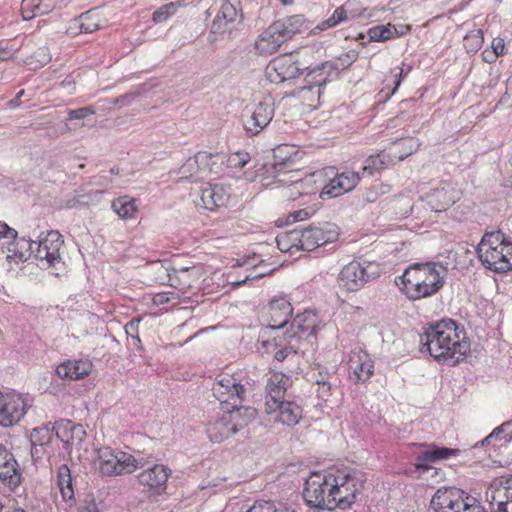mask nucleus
I'll return each instance as SVG.
<instances>
[{"label":"nucleus","mask_w":512,"mask_h":512,"mask_svg":"<svg viewBox=\"0 0 512 512\" xmlns=\"http://www.w3.org/2000/svg\"><path fill=\"white\" fill-rule=\"evenodd\" d=\"M92 364L88 360H67L56 368V373L60 378L78 380L88 376L91 372Z\"/></svg>","instance_id":"obj_32"},{"label":"nucleus","mask_w":512,"mask_h":512,"mask_svg":"<svg viewBox=\"0 0 512 512\" xmlns=\"http://www.w3.org/2000/svg\"><path fill=\"white\" fill-rule=\"evenodd\" d=\"M332 382H326L325 384L317 385V395L321 400L326 401L331 396Z\"/></svg>","instance_id":"obj_64"},{"label":"nucleus","mask_w":512,"mask_h":512,"mask_svg":"<svg viewBox=\"0 0 512 512\" xmlns=\"http://www.w3.org/2000/svg\"><path fill=\"white\" fill-rule=\"evenodd\" d=\"M229 199V193L222 185L207 183L202 187L201 201L203 206L210 211L225 206Z\"/></svg>","instance_id":"obj_31"},{"label":"nucleus","mask_w":512,"mask_h":512,"mask_svg":"<svg viewBox=\"0 0 512 512\" xmlns=\"http://www.w3.org/2000/svg\"><path fill=\"white\" fill-rule=\"evenodd\" d=\"M57 5L56 0H22L21 12L24 20H31L51 12Z\"/></svg>","instance_id":"obj_34"},{"label":"nucleus","mask_w":512,"mask_h":512,"mask_svg":"<svg viewBox=\"0 0 512 512\" xmlns=\"http://www.w3.org/2000/svg\"><path fill=\"white\" fill-rule=\"evenodd\" d=\"M464 330L459 329L453 319H442L430 324L420 334L421 352L427 351L438 363L458 364L470 350V343L460 338Z\"/></svg>","instance_id":"obj_1"},{"label":"nucleus","mask_w":512,"mask_h":512,"mask_svg":"<svg viewBox=\"0 0 512 512\" xmlns=\"http://www.w3.org/2000/svg\"><path fill=\"white\" fill-rule=\"evenodd\" d=\"M55 436L59 439L63 448L70 453L74 447H80L86 438V431L81 424L71 420H60L54 423Z\"/></svg>","instance_id":"obj_25"},{"label":"nucleus","mask_w":512,"mask_h":512,"mask_svg":"<svg viewBox=\"0 0 512 512\" xmlns=\"http://www.w3.org/2000/svg\"><path fill=\"white\" fill-rule=\"evenodd\" d=\"M199 172V166L196 163L194 156L189 157L177 172L179 175L178 180H190L192 182H197L203 179V176H201Z\"/></svg>","instance_id":"obj_46"},{"label":"nucleus","mask_w":512,"mask_h":512,"mask_svg":"<svg viewBox=\"0 0 512 512\" xmlns=\"http://www.w3.org/2000/svg\"><path fill=\"white\" fill-rule=\"evenodd\" d=\"M274 112V101L271 97L260 101L251 114L243 118L246 132L251 136L259 134L271 122Z\"/></svg>","instance_id":"obj_20"},{"label":"nucleus","mask_w":512,"mask_h":512,"mask_svg":"<svg viewBox=\"0 0 512 512\" xmlns=\"http://www.w3.org/2000/svg\"><path fill=\"white\" fill-rule=\"evenodd\" d=\"M370 41L383 42L398 35L394 25H378L370 28L367 32Z\"/></svg>","instance_id":"obj_45"},{"label":"nucleus","mask_w":512,"mask_h":512,"mask_svg":"<svg viewBox=\"0 0 512 512\" xmlns=\"http://www.w3.org/2000/svg\"><path fill=\"white\" fill-rule=\"evenodd\" d=\"M55 435L54 424L51 423L43 427L34 428L30 434V442L34 445H40V447L48 446Z\"/></svg>","instance_id":"obj_43"},{"label":"nucleus","mask_w":512,"mask_h":512,"mask_svg":"<svg viewBox=\"0 0 512 512\" xmlns=\"http://www.w3.org/2000/svg\"><path fill=\"white\" fill-rule=\"evenodd\" d=\"M258 343L265 353H273L277 362H283L299 353L301 336L295 332H283L282 335L274 336L272 340L259 339Z\"/></svg>","instance_id":"obj_14"},{"label":"nucleus","mask_w":512,"mask_h":512,"mask_svg":"<svg viewBox=\"0 0 512 512\" xmlns=\"http://www.w3.org/2000/svg\"><path fill=\"white\" fill-rule=\"evenodd\" d=\"M486 512L484 507H482L479 503H477V500L468 495H466L463 498V505H460V512Z\"/></svg>","instance_id":"obj_58"},{"label":"nucleus","mask_w":512,"mask_h":512,"mask_svg":"<svg viewBox=\"0 0 512 512\" xmlns=\"http://www.w3.org/2000/svg\"><path fill=\"white\" fill-rule=\"evenodd\" d=\"M294 173H299L298 171H295L293 170L292 168L290 169H285V170H282V171H276V170H270L269 172H264L263 174H267V176L265 177V179H272V181H268L265 183L266 186H270L271 184H278L277 187H284V189H286V187H288L290 185V178H291V174H294Z\"/></svg>","instance_id":"obj_47"},{"label":"nucleus","mask_w":512,"mask_h":512,"mask_svg":"<svg viewBox=\"0 0 512 512\" xmlns=\"http://www.w3.org/2000/svg\"><path fill=\"white\" fill-rule=\"evenodd\" d=\"M347 19L348 16L344 6H340L334 10L332 15L328 19H326L319 25V28L321 30L332 28L337 26L339 23L346 21Z\"/></svg>","instance_id":"obj_52"},{"label":"nucleus","mask_w":512,"mask_h":512,"mask_svg":"<svg viewBox=\"0 0 512 512\" xmlns=\"http://www.w3.org/2000/svg\"><path fill=\"white\" fill-rule=\"evenodd\" d=\"M277 30L274 23H272L265 31L258 37L255 47L260 54L275 53L280 46L284 43L281 37H277Z\"/></svg>","instance_id":"obj_35"},{"label":"nucleus","mask_w":512,"mask_h":512,"mask_svg":"<svg viewBox=\"0 0 512 512\" xmlns=\"http://www.w3.org/2000/svg\"><path fill=\"white\" fill-rule=\"evenodd\" d=\"M446 269L436 262L414 263L400 276L399 288L412 301L437 294L445 284Z\"/></svg>","instance_id":"obj_2"},{"label":"nucleus","mask_w":512,"mask_h":512,"mask_svg":"<svg viewBox=\"0 0 512 512\" xmlns=\"http://www.w3.org/2000/svg\"><path fill=\"white\" fill-rule=\"evenodd\" d=\"M400 144L401 143L399 141H393L388 152L381 151L380 153L368 156L363 163L361 175L374 176L384 170L387 166L402 161L411 155V150L403 155H397L392 151L393 148H396Z\"/></svg>","instance_id":"obj_24"},{"label":"nucleus","mask_w":512,"mask_h":512,"mask_svg":"<svg viewBox=\"0 0 512 512\" xmlns=\"http://www.w3.org/2000/svg\"><path fill=\"white\" fill-rule=\"evenodd\" d=\"M292 385L290 376L282 373H272L265 386V406L279 401L285 397L287 389Z\"/></svg>","instance_id":"obj_27"},{"label":"nucleus","mask_w":512,"mask_h":512,"mask_svg":"<svg viewBox=\"0 0 512 512\" xmlns=\"http://www.w3.org/2000/svg\"><path fill=\"white\" fill-rule=\"evenodd\" d=\"M13 249H9L14 253V256L20 260H27L30 257H34L35 241L30 237H18L17 239H11Z\"/></svg>","instance_id":"obj_42"},{"label":"nucleus","mask_w":512,"mask_h":512,"mask_svg":"<svg viewBox=\"0 0 512 512\" xmlns=\"http://www.w3.org/2000/svg\"><path fill=\"white\" fill-rule=\"evenodd\" d=\"M173 299H177V294L172 291H167L155 294L152 298V302L156 306H162L171 302Z\"/></svg>","instance_id":"obj_59"},{"label":"nucleus","mask_w":512,"mask_h":512,"mask_svg":"<svg viewBox=\"0 0 512 512\" xmlns=\"http://www.w3.org/2000/svg\"><path fill=\"white\" fill-rule=\"evenodd\" d=\"M357 59L358 52L356 50H349L333 60L325 61L324 68L331 69L332 73L338 77L340 71L350 67Z\"/></svg>","instance_id":"obj_41"},{"label":"nucleus","mask_w":512,"mask_h":512,"mask_svg":"<svg viewBox=\"0 0 512 512\" xmlns=\"http://www.w3.org/2000/svg\"><path fill=\"white\" fill-rule=\"evenodd\" d=\"M405 65L402 64V67L399 68V72L398 73H392L391 72V81L393 83V88L386 93L385 95V99H388L390 98L397 90L398 88L400 87L401 83H402V80L404 79V77L408 74V72L410 71V67L408 66L406 71H405Z\"/></svg>","instance_id":"obj_56"},{"label":"nucleus","mask_w":512,"mask_h":512,"mask_svg":"<svg viewBox=\"0 0 512 512\" xmlns=\"http://www.w3.org/2000/svg\"><path fill=\"white\" fill-rule=\"evenodd\" d=\"M219 158V154H212L206 151H199L194 155V159L199 166V173L204 177V174L211 173L214 169L216 162L214 159Z\"/></svg>","instance_id":"obj_49"},{"label":"nucleus","mask_w":512,"mask_h":512,"mask_svg":"<svg viewBox=\"0 0 512 512\" xmlns=\"http://www.w3.org/2000/svg\"><path fill=\"white\" fill-rule=\"evenodd\" d=\"M275 242L280 251L290 253L291 255L301 250L297 227L291 231L278 235L275 238Z\"/></svg>","instance_id":"obj_40"},{"label":"nucleus","mask_w":512,"mask_h":512,"mask_svg":"<svg viewBox=\"0 0 512 512\" xmlns=\"http://www.w3.org/2000/svg\"><path fill=\"white\" fill-rule=\"evenodd\" d=\"M365 481L364 475L357 471H331V482L337 484L338 490L333 491L335 508L343 510L350 508L357 495L363 490Z\"/></svg>","instance_id":"obj_8"},{"label":"nucleus","mask_w":512,"mask_h":512,"mask_svg":"<svg viewBox=\"0 0 512 512\" xmlns=\"http://www.w3.org/2000/svg\"><path fill=\"white\" fill-rule=\"evenodd\" d=\"M273 23L277 29V37H281L284 43L308 28L304 15L300 14L288 16Z\"/></svg>","instance_id":"obj_30"},{"label":"nucleus","mask_w":512,"mask_h":512,"mask_svg":"<svg viewBox=\"0 0 512 512\" xmlns=\"http://www.w3.org/2000/svg\"><path fill=\"white\" fill-rule=\"evenodd\" d=\"M297 230L302 251H313L318 247L335 242L339 237L338 226L330 222L299 226Z\"/></svg>","instance_id":"obj_11"},{"label":"nucleus","mask_w":512,"mask_h":512,"mask_svg":"<svg viewBox=\"0 0 512 512\" xmlns=\"http://www.w3.org/2000/svg\"><path fill=\"white\" fill-rule=\"evenodd\" d=\"M250 161V155L246 151H238L228 158L229 166L232 168H244Z\"/></svg>","instance_id":"obj_55"},{"label":"nucleus","mask_w":512,"mask_h":512,"mask_svg":"<svg viewBox=\"0 0 512 512\" xmlns=\"http://www.w3.org/2000/svg\"><path fill=\"white\" fill-rule=\"evenodd\" d=\"M401 144L398 145L396 148H393L392 151L395 152L397 155H403L405 154L406 152L410 151L411 150V153L413 152V143H414V140L413 139H407V140H398Z\"/></svg>","instance_id":"obj_62"},{"label":"nucleus","mask_w":512,"mask_h":512,"mask_svg":"<svg viewBox=\"0 0 512 512\" xmlns=\"http://www.w3.org/2000/svg\"><path fill=\"white\" fill-rule=\"evenodd\" d=\"M319 317L313 310H305L303 313L297 314L291 322V329L286 332H295L303 337L315 335L319 329Z\"/></svg>","instance_id":"obj_29"},{"label":"nucleus","mask_w":512,"mask_h":512,"mask_svg":"<svg viewBox=\"0 0 512 512\" xmlns=\"http://www.w3.org/2000/svg\"><path fill=\"white\" fill-rule=\"evenodd\" d=\"M325 62L316 65L312 69H310L305 78L304 85L300 88L301 91H312L314 88H317L318 97L322 94V89L326 86V84L332 79L336 78V75L332 73L331 69L324 68Z\"/></svg>","instance_id":"obj_28"},{"label":"nucleus","mask_w":512,"mask_h":512,"mask_svg":"<svg viewBox=\"0 0 512 512\" xmlns=\"http://www.w3.org/2000/svg\"><path fill=\"white\" fill-rule=\"evenodd\" d=\"M211 391L220 409L249 407L243 405L246 388L236 374L220 373L217 375Z\"/></svg>","instance_id":"obj_7"},{"label":"nucleus","mask_w":512,"mask_h":512,"mask_svg":"<svg viewBox=\"0 0 512 512\" xmlns=\"http://www.w3.org/2000/svg\"><path fill=\"white\" fill-rule=\"evenodd\" d=\"M486 498L490 499L491 505H496L495 512H512V475L495 478Z\"/></svg>","instance_id":"obj_19"},{"label":"nucleus","mask_w":512,"mask_h":512,"mask_svg":"<svg viewBox=\"0 0 512 512\" xmlns=\"http://www.w3.org/2000/svg\"><path fill=\"white\" fill-rule=\"evenodd\" d=\"M476 252L485 268L496 273L512 270V240L502 231L485 233Z\"/></svg>","instance_id":"obj_3"},{"label":"nucleus","mask_w":512,"mask_h":512,"mask_svg":"<svg viewBox=\"0 0 512 512\" xmlns=\"http://www.w3.org/2000/svg\"><path fill=\"white\" fill-rule=\"evenodd\" d=\"M247 512H296L288 507L279 506L271 501H257Z\"/></svg>","instance_id":"obj_53"},{"label":"nucleus","mask_w":512,"mask_h":512,"mask_svg":"<svg viewBox=\"0 0 512 512\" xmlns=\"http://www.w3.org/2000/svg\"><path fill=\"white\" fill-rule=\"evenodd\" d=\"M311 381L314 382L316 385L325 384L326 382L331 381V378H333V375L330 374L327 369L322 368L321 366H317L312 369V372L310 374Z\"/></svg>","instance_id":"obj_57"},{"label":"nucleus","mask_w":512,"mask_h":512,"mask_svg":"<svg viewBox=\"0 0 512 512\" xmlns=\"http://www.w3.org/2000/svg\"><path fill=\"white\" fill-rule=\"evenodd\" d=\"M347 193L346 189L342 185L341 178H339L338 174L331 179L322 189L320 193V197L322 199L327 198H336L343 194Z\"/></svg>","instance_id":"obj_50"},{"label":"nucleus","mask_w":512,"mask_h":512,"mask_svg":"<svg viewBox=\"0 0 512 512\" xmlns=\"http://www.w3.org/2000/svg\"><path fill=\"white\" fill-rule=\"evenodd\" d=\"M243 18L239 0H224L210 25L209 41L213 43L238 30Z\"/></svg>","instance_id":"obj_9"},{"label":"nucleus","mask_w":512,"mask_h":512,"mask_svg":"<svg viewBox=\"0 0 512 512\" xmlns=\"http://www.w3.org/2000/svg\"><path fill=\"white\" fill-rule=\"evenodd\" d=\"M461 198V192L450 182H440L426 195V202L435 212L446 211Z\"/></svg>","instance_id":"obj_22"},{"label":"nucleus","mask_w":512,"mask_h":512,"mask_svg":"<svg viewBox=\"0 0 512 512\" xmlns=\"http://www.w3.org/2000/svg\"><path fill=\"white\" fill-rule=\"evenodd\" d=\"M379 276V268L375 263L352 261L345 265L339 273L338 283L347 291H358L366 283Z\"/></svg>","instance_id":"obj_12"},{"label":"nucleus","mask_w":512,"mask_h":512,"mask_svg":"<svg viewBox=\"0 0 512 512\" xmlns=\"http://www.w3.org/2000/svg\"><path fill=\"white\" fill-rule=\"evenodd\" d=\"M172 470L163 464H154L137 475V481L143 487V492L149 497L166 493L167 482Z\"/></svg>","instance_id":"obj_16"},{"label":"nucleus","mask_w":512,"mask_h":512,"mask_svg":"<svg viewBox=\"0 0 512 512\" xmlns=\"http://www.w3.org/2000/svg\"><path fill=\"white\" fill-rule=\"evenodd\" d=\"M152 458V454L144 455L140 451H135L134 454H131L121 450H114L110 447H103L98 450L100 471L106 476L131 474L137 469L148 465Z\"/></svg>","instance_id":"obj_5"},{"label":"nucleus","mask_w":512,"mask_h":512,"mask_svg":"<svg viewBox=\"0 0 512 512\" xmlns=\"http://www.w3.org/2000/svg\"><path fill=\"white\" fill-rule=\"evenodd\" d=\"M334 490L338 491L337 484L331 482V471H314L305 480L302 495L309 508L317 511H331L335 509Z\"/></svg>","instance_id":"obj_6"},{"label":"nucleus","mask_w":512,"mask_h":512,"mask_svg":"<svg viewBox=\"0 0 512 512\" xmlns=\"http://www.w3.org/2000/svg\"><path fill=\"white\" fill-rule=\"evenodd\" d=\"M57 486L65 502L73 503L75 501L74 489L72 485V476L69 467L62 464L57 470Z\"/></svg>","instance_id":"obj_37"},{"label":"nucleus","mask_w":512,"mask_h":512,"mask_svg":"<svg viewBox=\"0 0 512 512\" xmlns=\"http://www.w3.org/2000/svg\"><path fill=\"white\" fill-rule=\"evenodd\" d=\"M265 412L274 415V420L287 426H295L302 418L303 409L295 401L284 398L276 401L274 405L265 406Z\"/></svg>","instance_id":"obj_26"},{"label":"nucleus","mask_w":512,"mask_h":512,"mask_svg":"<svg viewBox=\"0 0 512 512\" xmlns=\"http://www.w3.org/2000/svg\"><path fill=\"white\" fill-rule=\"evenodd\" d=\"M0 239H17V231L6 223L0 222Z\"/></svg>","instance_id":"obj_63"},{"label":"nucleus","mask_w":512,"mask_h":512,"mask_svg":"<svg viewBox=\"0 0 512 512\" xmlns=\"http://www.w3.org/2000/svg\"><path fill=\"white\" fill-rule=\"evenodd\" d=\"M111 208L119 217L124 219L132 218L136 212L135 201L129 196H122L113 200Z\"/></svg>","instance_id":"obj_44"},{"label":"nucleus","mask_w":512,"mask_h":512,"mask_svg":"<svg viewBox=\"0 0 512 512\" xmlns=\"http://www.w3.org/2000/svg\"><path fill=\"white\" fill-rule=\"evenodd\" d=\"M308 186L300 173L291 174L290 185L283 189V197L295 201L301 196L309 195L311 191L307 189Z\"/></svg>","instance_id":"obj_39"},{"label":"nucleus","mask_w":512,"mask_h":512,"mask_svg":"<svg viewBox=\"0 0 512 512\" xmlns=\"http://www.w3.org/2000/svg\"><path fill=\"white\" fill-rule=\"evenodd\" d=\"M307 69L300 66L295 54L289 53L272 59L265 69V74L271 83L280 84L296 78Z\"/></svg>","instance_id":"obj_15"},{"label":"nucleus","mask_w":512,"mask_h":512,"mask_svg":"<svg viewBox=\"0 0 512 512\" xmlns=\"http://www.w3.org/2000/svg\"><path fill=\"white\" fill-rule=\"evenodd\" d=\"M510 426H511V422H509V421L504 422L501 425H499L498 427L494 428L489 435L492 439H495V440L501 439L502 437L509 439V434L504 435V433H505L506 429ZM511 434L512 433H510V435ZM507 441L510 442L509 440H507Z\"/></svg>","instance_id":"obj_61"},{"label":"nucleus","mask_w":512,"mask_h":512,"mask_svg":"<svg viewBox=\"0 0 512 512\" xmlns=\"http://www.w3.org/2000/svg\"><path fill=\"white\" fill-rule=\"evenodd\" d=\"M412 445L414 447L423 448V451L414 455V462L412 467L406 471V474L410 476L417 474V476L420 477L431 469H434L435 474L437 475L439 469L434 468L433 464L460 454L459 449L440 447L435 443L428 444L423 442L413 443Z\"/></svg>","instance_id":"obj_10"},{"label":"nucleus","mask_w":512,"mask_h":512,"mask_svg":"<svg viewBox=\"0 0 512 512\" xmlns=\"http://www.w3.org/2000/svg\"><path fill=\"white\" fill-rule=\"evenodd\" d=\"M63 244L64 240L58 231H48L44 237L35 241L34 258L45 261L47 267H54L61 261L59 251Z\"/></svg>","instance_id":"obj_18"},{"label":"nucleus","mask_w":512,"mask_h":512,"mask_svg":"<svg viewBox=\"0 0 512 512\" xmlns=\"http://www.w3.org/2000/svg\"><path fill=\"white\" fill-rule=\"evenodd\" d=\"M179 6H181V2H170L165 5H162L160 8L153 12V22L162 23L167 21L171 16H173L177 12Z\"/></svg>","instance_id":"obj_51"},{"label":"nucleus","mask_w":512,"mask_h":512,"mask_svg":"<svg viewBox=\"0 0 512 512\" xmlns=\"http://www.w3.org/2000/svg\"><path fill=\"white\" fill-rule=\"evenodd\" d=\"M100 28L101 24L98 19V13L95 10H89L75 18L68 30L71 34H77L78 32L88 34Z\"/></svg>","instance_id":"obj_33"},{"label":"nucleus","mask_w":512,"mask_h":512,"mask_svg":"<svg viewBox=\"0 0 512 512\" xmlns=\"http://www.w3.org/2000/svg\"><path fill=\"white\" fill-rule=\"evenodd\" d=\"M221 411L222 413H217L215 417L208 420L206 425L207 436L214 443H221L236 434L257 414L253 407L221 409Z\"/></svg>","instance_id":"obj_4"},{"label":"nucleus","mask_w":512,"mask_h":512,"mask_svg":"<svg viewBox=\"0 0 512 512\" xmlns=\"http://www.w3.org/2000/svg\"><path fill=\"white\" fill-rule=\"evenodd\" d=\"M31 406L32 401L27 395L15 391L0 392V426L10 428L17 425Z\"/></svg>","instance_id":"obj_13"},{"label":"nucleus","mask_w":512,"mask_h":512,"mask_svg":"<svg viewBox=\"0 0 512 512\" xmlns=\"http://www.w3.org/2000/svg\"><path fill=\"white\" fill-rule=\"evenodd\" d=\"M356 382H366L374 373V364L368 355L359 356L358 361L350 360Z\"/></svg>","instance_id":"obj_38"},{"label":"nucleus","mask_w":512,"mask_h":512,"mask_svg":"<svg viewBox=\"0 0 512 512\" xmlns=\"http://www.w3.org/2000/svg\"><path fill=\"white\" fill-rule=\"evenodd\" d=\"M466 492L454 486L439 488L430 502V509L434 512H460Z\"/></svg>","instance_id":"obj_21"},{"label":"nucleus","mask_w":512,"mask_h":512,"mask_svg":"<svg viewBox=\"0 0 512 512\" xmlns=\"http://www.w3.org/2000/svg\"><path fill=\"white\" fill-rule=\"evenodd\" d=\"M292 314V304L286 297L279 296L273 298L267 308V326L264 329L262 337H264L268 331H278L284 328Z\"/></svg>","instance_id":"obj_23"},{"label":"nucleus","mask_w":512,"mask_h":512,"mask_svg":"<svg viewBox=\"0 0 512 512\" xmlns=\"http://www.w3.org/2000/svg\"><path fill=\"white\" fill-rule=\"evenodd\" d=\"M95 114V111L90 107H82L68 112V120H80Z\"/></svg>","instance_id":"obj_60"},{"label":"nucleus","mask_w":512,"mask_h":512,"mask_svg":"<svg viewBox=\"0 0 512 512\" xmlns=\"http://www.w3.org/2000/svg\"><path fill=\"white\" fill-rule=\"evenodd\" d=\"M339 178H341L342 185L346 189L347 192L353 190L359 183L361 174L360 172L354 171H344L338 174Z\"/></svg>","instance_id":"obj_54"},{"label":"nucleus","mask_w":512,"mask_h":512,"mask_svg":"<svg viewBox=\"0 0 512 512\" xmlns=\"http://www.w3.org/2000/svg\"><path fill=\"white\" fill-rule=\"evenodd\" d=\"M23 480L22 470L14 454L0 444V486L9 492H16Z\"/></svg>","instance_id":"obj_17"},{"label":"nucleus","mask_w":512,"mask_h":512,"mask_svg":"<svg viewBox=\"0 0 512 512\" xmlns=\"http://www.w3.org/2000/svg\"><path fill=\"white\" fill-rule=\"evenodd\" d=\"M463 41L466 52L469 54H475L483 45V31L481 29H474L465 35Z\"/></svg>","instance_id":"obj_48"},{"label":"nucleus","mask_w":512,"mask_h":512,"mask_svg":"<svg viewBox=\"0 0 512 512\" xmlns=\"http://www.w3.org/2000/svg\"><path fill=\"white\" fill-rule=\"evenodd\" d=\"M294 159L288 145H280L273 150V161L269 166L264 165L263 169L266 172L270 170L282 171L285 169L293 168Z\"/></svg>","instance_id":"obj_36"}]
</instances>
